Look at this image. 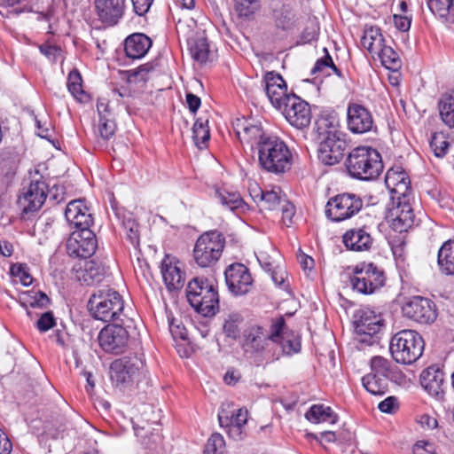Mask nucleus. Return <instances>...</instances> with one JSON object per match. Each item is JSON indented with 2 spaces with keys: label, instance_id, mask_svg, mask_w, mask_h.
Returning a JSON list of instances; mask_svg holds the SVG:
<instances>
[{
  "label": "nucleus",
  "instance_id": "f257e3e1",
  "mask_svg": "<svg viewBox=\"0 0 454 454\" xmlns=\"http://www.w3.org/2000/svg\"><path fill=\"white\" fill-rule=\"evenodd\" d=\"M91 317L103 322H121L129 318L124 313L122 296L109 286L96 289L88 301Z\"/></svg>",
  "mask_w": 454,
  "mask_h": 454
},
{
  "label": "nucleus",
  "instance_id": "f03ea898",
  "mask_svg": "<svg viewBox=\"0 0 454 454\" xmlns=\"http://www.w3.org/2000/svg\"><path fill=\"white\" fill-rule=\"evenodd\" d=\"M348 175L355 179L370 181L383 171L380 153L371 146L360 145L349 152L345 161Z\"/></svg>",
  "mask_w": 454,
  "mask_h": 454
},
{
  "label": "nucleus",
  "instance_id": "7ed1b4c3",
  "mask_svg": "<svg viewBox=\"0 0 454 454\" xmlns=\"http://www.w3.org/2000/svg\"><path fill=\"white\" fill-rule=\"evenodd\" d=\"M186 297L190 305L204 317H213L219 310L216 284L204 277H195L188 282Z\"/></svg>",
  "mask_w": 454,
  "mask_h": 454
},
{
  "label": "nucleus",
  "instance_id": "20e7f679",
  "mask_svg": "<svg viewBox=\"0 0 454 454\" xmlns=\"http://www.w3.org/2000/svg\"><path fill=\"white\" fill-rule=\"evenodd\" d=\"M259 163L268 172L279 174L290 168L292 154L278 137H262L257 144Z\"/></svg>",
  "mask_w": 454,
  "mask_h": 454
},
{
  "label": "nucleus",
  "instance_id": "39448f33",
  "mask_svg": "<svg viewBox=\"0 0 454 454\" xmlns=\"http://www.w3.org/2000/svg\"><path fill=\"white\" fill-rule=\"evenodd\" d=\"M424 346V340L418 332L403 330L391 338L389 351L396 363L411 364L422 356Z\"/></svg>",
  "mask_w": 454,
  "mask_h": 454
},
{
  "label": "nucleus",
  "instance_id": "423d86ee",
  "mask_svg": "<svg viewBox=\"0 0 454 454\" xmlns=\"http://www.w3.org/2000/svg\"><path fill=\"white\" fill-rule=\"evenodd\" d=\"M225 246V238L217 230L201 234L193 248V258L202 268L215 265L220 259Z\"/></svg>",
  "mask_w": 454,
  "mask_h": 454
},
{
  "label": "nucleus",
  "instance_id": "0eeeda50",
  "mask_svg": "<svg viewBox=\"0 0 454 454\" xmlns=\"http://www.w3.org/2000/svg\"><path fill=\"white\" fill-rule=\"evenodd\" d=\"M356 340L361 345L379 343L384 330L383 319L369 309H357L354 314Z\"/></svg>",
  "mask_w": 454,
  "mask_h": 454
},
{
  "label": "nucleus",
  "instance_id": "6e6552de",
  "mask_svg": "<svg viewBox=\"0 0 454 454\" xmlns=\"http://www.w3.org/2000/svg\"><path fill=\"white\" fill-rule=\"evenodd\" d=\"M269 339L271 340L273 348L270 362L278 360L281 356H292L301 351V337L286 329V321L283 317L272 322Z\"/></svg>",
  "mask_w": 454,
  "mask_h": 454
},
{
  "label": "nucleus",
  "instance_id": "1a4fd4ad",
  "mask_svg": "<svg viewBox=\"0 0 454 454\" xmlns=\"http://www.w3.org/2000/svg\"><path fill=\"white\" fill-rule=\"evenodd\" d=\"M385 282L386 277L383 270L372 262H363L356 265L349 277L352 289L364 295L374 294L385 285Z\"/></svg>",
  "mask_w": 454,
  "mask_h": 454
},
{
  "label": "nucleus",
  "instance_id": "9d476101",
  "mask_svg": "<svg viewBox=\"0 0 454 454\" xmlns=\"http://www.w3.org/2000/svg\"><path fill=\"white\" fill-rule=\"evenodd\" d=\"M144 354H132L115 359L110 365V378L116 385L129 384L145 371Z\"/></svg>",
  "mask_w": 454,
  "mask_h": 454
},
{
  "label": "nucleus",
  "instance_id": "9b49d317",
  "mask_svg": "<svg viewBox=\"0 0 454 454\" xmlns=\"http://www.w3.org/2000/svg\"><path fill=\"white\" fill-rule=\"evenodd\" d=\"M363 207L362 199L355 194L344 192L331 198L325 205V215L333 222L351 218Z\"/></svg>",
  "mask_w": 454,
  "mask_h": 454
},
{
  "label": "nucleus",
  "instance_id": "f8f14e48",
  "mask_svg": "<svg viewBox=\"0 0 454 454\" xmlns=\"http://www.w3.org/2000/svg\"><path fill=\"white\" fill-rule=\"evenodd\" d=\"M105 326L98 333V340L101 348L106 353L118 355L123 352L129 340L127 328L130 327L131 318L124 323L114 322Z\"/></svg>",
  "mask_w": 454,
  "mask_h": 454
},
{
  "label": "nucleus",
  "instance_id": "ddd939ff",
  "mask_svg": "<svg viewBox=\"0 0 454 454\" xmlns=\"http://www.w3.org/2000/svg\"><path fill=\"white\" fill-rule=\"evenodd\" d=\"M403 315L421 325H430L437 318L435 303L422 296H412L402 307Z\"/></svg>",
  "mask_w": 454,
  "mask_h": 454
},
{
  "label": "nucleus",
  "instance_id": "4468645a",
  "mask_svg": "<svg viewBox=\"0 0 454 454\" xmlns=\"http://www.w3.org/2000/svg\"><path fill=\"white\" fill-rule=\"evenodd\" d=\"M281 112L286 120L296 129H301L310 124L312 114L309 104L294 93H291V98L287 99Z\"/></svg>",
  "mask_w": 454,
  "mask_h": 454
},
{
  "label": "nucleus",
  "instance_id": "2eb2a0df",
  "mask_svg": "<svg viewBox=\"0 0 454 454\" xmlns=\"http://www.w3.org/2000/svg\"><path fill=\"white\" fill-rule=\"evenodd\" d=\"M98 247L95 233L91 230H75L67 242V250L70 256L89 258Z\"/></svg>",
  "mask_w": 454,
  "mask_h": 454
},
{
  "label": "nucleus",
  "instance_id": "dca6fc26",
  "mask_svg": "<svg viewBox=\"0 0 454 454\" xmlns=\"http://www.w3.org/2000/svg\"><path fill=\"white\" fill-rule=\"evenodd\" d=\"M318 144V157L325 165L339 163L347 149L348 144L344 134H337L332 137H324L315 140Z\"/></svg>",
  "mask_w": 454,
  "mask_h": 454
},
{
  "label": "nucleus",
  "instance_id": "f3484780",
  "mask_svg": "<svg viewBox=\"0 0 454 454\" xmlns=\"http://www.w3.org/2000/svg\"><path fill=\"white\" fill-rule=\"evenodd\" d=\"M347 126L353 134H365L376 130L374 120L368 108L357 103H349L347 108Z\"/></svg>",
  "mask_w": 454,
  "mask_h": 454
},
{
  "label": "nucleus",
  "instance_id": "a211bd4d",
  "mask_svg": "<svg viewBox=\"0 0 454 454\" xmlns=\"http://www.w3.org/2000/svg\"><path fill=\"white\" fill-rule=\"evenodd\" d=\"M387 219L393 230L398 232L407 231L415 222L414 211L409 200L392 199V207L387 208Z\"/></svg>",
  "mask_w": 454,
  "mask_h": 454
},
{
  "label": "nucleus",
  "instance_id": "6ab92c4d",
  "mask_svg": "<svg viewBox=\"0 0 454 454\" xmlns=\"http://www.w3.org/2000/svg\"><path fill=\"white\" fill-rule=\"evenodd\" d=\"M126 0H94V12L103 25L114 27L123 18Z\"/></svg>",
  "mask_w": 454,
  "mask_h": 454
},
{
  "label": "nucleus",
  "instance_id": "aec40b11",
  "mask_svg": "<svg viewBox=\"0 0 454 454\" xmlns=\"http://www.w3.org/2000/svg\"><path fill=\"white\" fill-rule=\"evenodd\" d=\"M225 281L230 292L234 295L247 294L253 285L249 270L242 263L228 266L224 272Z\"/></svg>",
  "mask_w": 454,
  "mask_h": 454
},
{
  "label": "nucleus",
  "instance_id": "412c9836",
  "mask_svg": "<svg viewBox=\"0 0 454 454\" xmlns=\"http://www.w3.org/2000/svg\"><path fill=\"white\" fill-rule=\"evenodd\" d=\"M247 409L239 408L235 411H230L223 404L218 413V421L221 427L226 428L230 437L234 440H241L242 429L247 422Z\"/></svg>",
  "mask_w": 454,
  "mask_h": 454
},
{
  "label": "nucleus",
  "instance_id": "4be33fe9",
  "mask_svg": "<svg viewBox=\"0 0 454 454\" xmlns=\"http://www.w3.org/2000/svg\"><path fill=\"white\" fill-rule=\"evenodd\" d=\"M265 92L271 105L281 111L291 98V93H287V86L283 77L275 72H268L264 76Z\"/></svg>",
  "mask_w": 454,
  "mask_h": 454
},
{
  "label": "nucleus",
  "instance_id": "5701e85b",
  "mask_svg": "<svg viewBox=\"0 0 454 454\" xmlns=\"http://www.w3.org/2000/svg\"><path fill=\"white\" fill-rule=\"evenodd\" d=\"M65 217L70 226L75 230H90L94 219L83 200L70 201L65 210Z\"/></svg>",
  "mask_w": 454,
  "mask_h": 454
},
{
  "label": "nucleus",
  "instance_id": "b1692460",
  "mask_svg": "<svg viewBox=\"0 0 454 454\" xmlns=\"http://www.w3.org/2000/svg\"><path fill=\"white\" fill-rule=\"evenodd\" d=\"M74 270L75 279L86 286L101 282L106 275V269L102 263L93 260L77 264Z\"/></svg>",
  "mask_w": 454,
  "mask_h": 454
},
{
  "label": "nucleus",
  "instance_id": "393cba45",
  "mask_svg": "<svg viewBox=\"0 0 454 454\" xmlns=\"http://www.w3.org/2000/svg\"><path fill=\"white\" fill-rule=\"evenodd\" d=\"M420 384L429 395L442 397L445 387L443 371L436 366L427 367L420 375Z\"/></svg>",
  "mask_w": 454,
  "mask_h": 454
},
{
  "label": "nucleus",
  "instance_id": "a878e982",
  "mask_svg": "<svg viewBox=\"0 0 454 454\" xmlns=\"http://www.w3.org/2000/svg\"><path fill=\"white\" fill-rule=\"evenodd\" d=\"M30 368L33 370V383L30 384V394L33 393V397H35V404L44 403L48 401L47 392L51 390V386L49 380H47L39 362L34 358L32 362H30ZM30 399H32V395H30Z\"/></svg>",
  "mask_w": 454,
  "mask_h": 454
},
{
  "label": "nucleus",
  "instance_id": "bb28decb",
  "mask_svg": "<svg viewBox=\"0 0 454 454\" xmlns=\"http://www.w3.org/2000/svg\"><path fill=\"white\" fill-rule=\"evenodd\" d=\"M270 333L260 325H253L244 332L243 346L246 351L262 352L271 345V340L269 339Z\"/></svg>",
  "mask_w": 454,
  "mask_h": 454
},
{
  "label": "nucleus",
  "instance_id": "cd10ccee",
  "mask_svg": "<svg viewBox=\"0 0 454 454\" xmlns=\"http://www.w3.org/2000/svg\"><path fill=\"white\" fill-rule=\"evenodd\" d=\"M372 241L371 234L364 227L350 229L342 237L345 247L352 251H367L371 248Z\"/></svg>",
  "mask_w": 454,
  "mask_h": 454
},
{
  "label": "nucleus",
  "instance_id": "c85d7f7f",
  "mask_svg": "<svg viewBox=\"0 0 454 454\" xmlns=\"http://www.w3.org/2000/svg\"><path fill=\"white\" fill-rule=\"evenodd\" d=\"M340 119L335 112L322 114L316 120L314 124V139H320L324 137H332L342 133L339 130Z\"/></svg>",
  "mask_w": 454,
  "mask_h": 454
},
{
  "label": "nucleus",
  "instance_id": "c756f323",
  "mask_svg": "<svg viewBox=\"0 0 454 454\" xmlns=\"http://www.w3.org/2000/svg\"><path fill=\"white\" fill-rule=\"evenodd\" d=\"M42 178L37 168L35 169L34 175L30 170V212L39 210L46 200L48 185L41 180Z\"/></svg>",
  "mask_w": 454,
  "mask_h": 454
},
{
  "label": "nucleus",
  "instance_id": "7c9ffc66",
  "mask_svg": "<svg viewBox=\"0 0 454 454\" xmlns=\"http://www.w3.org/2000/svg\"><path fill=\"white\" fill-rule=\"evenodd\" d=\"M152 46V40L145 34L135 33L129 35L124 42V50L129 59L143 58Z\"/></svg>",
  "mask_w": 454,
  "mask_h": 454
},
{
  "label": "nucleus",
  "instance_id": "2f4dec72",
  "mask_svg": "<svg viewBox=\"0 0 454 454\" xmlns=\"http://www.w3.org/2000/svg\"><path fill=\"white\" fill-rule=\"evenodd\" d=\"M371 373L380 375L391 380H402L404 375L396 368L394 369L391 362L380 356H372L370 360Z\"/></svg>",
  "mask_w": 454,
  "mask_h": 454
},
{
  "label": "nucleus",
  "instance_id": "473e14b6",
  "mask_svg": "<svg viewBox=\"0 0 454 454\" xmlns=\"http://www.w3.org/2000/svg\"><path fill=\"white\" fill-rule=\"evenodd\" d=\"M161 275L167 288L169 291L179 290L184 285V277L181 270L165 260L161 263Z\"/></svg>",
  "mask_w": 454,
  "mask_h": 454
},
{
  "label": "nucleus",
  "instance_id": "72a5a7b5",
  "mask_svg": "<svg viewBox=\"0 0 454 454\" xmlns=\"http://www.w3.org/2000/svg\"><path fill=\"white\" fill-rule=\"evenodd\" d=\"M437 262L442 273L454 275V240H448L438 252Z\"/></svg>",
  "mask_w": 454,
  "mask_h": 454
},
{
  "label": "nucleus",
  "instance_id": "f704fd0d",
  "mask_svg": "<svg viewBox=\"0 0 454 454\" xmlns=\"http://www.w3.org/2000/svg\"><path fill=\"white\" fill-rule=\"evenodd\" d=\"M305 418L312 423L329 422L334 424L338 420L337 414L331 407L325 404H313L306 412Z\"/></svg>",
  "mask_w": 454,
  "mask_h": 454
},
{
  "label": "nucleus",
  "instance_id": "c9c22d12",
  "mask_svg": "<svg viewBox=\"0 0 454 454\" xmlns=\"http://www.w3.org/2000/svg\"><path fill=\"white\" fill-rule=\"evenodd\" d=\"M385 39L381 34V30L378 27H370L364 30V34L361 39L362 46L370 53L376 54L381 48L385 46Z\"/></svg>",
  "mask_w": 454,
  "mask_h": 454
},
{
  "label": "nucleus",
  "instance_id": "e433bc0d",
  "mask_svg": "<svg viewBox=\"0 0 454 454\" xmlns=\"http://www.w3.org/2000/svg\"><path fill=\"white\" fill-rule=\"evenodd\" d=\"M389 380L387 378L370 372L362 378V384L372 395H382L388 390Z\"/></svg>",
  "mask_w": 454,
  "mask_h": 454
},
{
  "label": "nucleus",
  "instance_id": "4c0bfd02",
  "mask_svg": "<svg viewBox=\"0 0 454 454\" xmlns=\"http://www.w3.org/2000/svg\"><path fill=\"white\" fill-rule=\"evenodd\" d=\"M272 16L276 27L283 30L290 29L294 23V13L289 4L275 6Z\"/></svg>",
  "mask_w": 454,
  "mask_h": 454
},
{
  "label": "nucleus",
  "instance_id": "58836bf2",
  "mask_svg": "<svg viewBox=\"0 0 454 454\" xmlns=\"http://www.w3.org/2000/svg\"><path fill=\"white\" fill-rule=\"evenodd\" d=\"M189 50L192 59L200 64L208 59L209 45L205 37H199L188 41Z\"/></svg>",
  "mask_w": 454,
  "mask_h": 454
},
{
  "label": "nucleus",
  "instance_id": "ea45409f",
  "mask_svg": "<svg viewBox=\"0 0 454 454\" xmlns=\"http://www.w3.org/2000/svg\"><path fill=\"white\" fill-rule=\"evenodd\" d=\"M439 112L442 121L449 128H454V93L442 96L439 101Z\"/></svg>",
  "mask_w": 454,
  "mask_h": 454
},
{
  "label": "nucleus",
  "instance_id": "a19ab883",
  "mask_svg": "<svg viewBox=\"0 0 454 454\" xmlns=\"http://www.w3.org/2000/svg\"><path fill=\"white\" fill-rule=\"evenodd\" d=\"M207 123V120L203 121L201 118H199L193 124L192 138L195 145L199 149L206 148L210 139V131Z\"/></svg>",
  "mask_w": 454,
  "mask_h": 454
},
{
  "label": "nucleus",
  "instance_id": "79ce46f5",
  "mask_svg": "<svg viewBox=\"0 0 454 454\" xmlns=\"http://www.w3.org/2000/svg\"><path fill=\"white\" fill-rule=\"evenodd\" d=\"M215 196L220 203L231 211L241 207L244 201L239 192H228L225 189L215 190Z\"/></svg>",
  "mask_w": 454,
  "mask_h": 454
},
{
  "label": "nucleus",
  "instance_id": "37998d69",
  "mask_svg": "<svg viewBox=\"0 0 454 454\" xmlns=\"http://www.w3.org/2000/svg\"><path fill=\"white\" fill-rule=\"evenodd\" d=\"M376 55L379 56L382 66L389 70L396 71L402 66L398 53L390 46L385 45L376 53Z\"/></svg>",
  "mask_w": 454,
  "mask_h": 454
},
{
  "label": "nucleus",
  "instance_id": "c03bdc74",
  "mask_svg": "<svg viewBox=\"0 0 454 454\" xmlns=\"http://www.w3.org/2000/svg\"><path fill=\"white\" fill-rule=\"evenodd\" d=\"M284 200H286V197L281 196L280 191H266L264 194L261 196L259 204L260 210H276L282 205Z\"/></svg>",
  "mask_w": 454,
  "mask_h": 454
},
{
  "label": "nucleus",
  "instance_id": "a18cd8bd",
  "mask_svg": "<svg viewBox=\"0 0 454 454\" xmlns=\"http://www.w3.org/2000/svg\"><path fill=\"white\" fill-rule=\"evenodd\" d=\"M235 11L240 18H250L261 6V0H234Z\"/></svg>",
  "mask_w": 454,
  "mask_h": 454
},
{
  "label": "nucleus",
  "instance_id": "49530a36",
  "mask_svg": "<svg viewBox=\"0 0 454 454\" xmlns=\"http://www.w3.org/2000/svg\"><path fill=\"white\" fill-rule=\"evenodd\" d=\"M243 318L239 314L230 315L223 324V332L228 338L236 340L240 335V325Z\"/></svg>",
  "mask_w": 454,
  "mask_h": 454
},
{
  "label": "nucleus",
  "instance_id": "de8ad7c7",
  "mask_svg": "<svg viewBox=\"0 0 454 454\" xmlns=\"http://www.w3.org/2000/svg\"><path fill=\"white\" fill-rule=\"evenodd\" d=\"M35 122L36 129L35 134L41 138L52 142L54 129L49 118L44 116L39 119L38 116L35 115Z\"/></svg>",
  "mask_w": 454,
  "mask_h": 454
},
{
  "label": "nucleus",
  "instance_id": "09e8293b",
  "mask_svg": "<svg viewBox=\"0 0 454 454\" xmlns=\"http://www.w3.org/2000/svg\"><path fill=\"white\" fill-rule=\"evenodd\" d=\"M238 126H242V141L245 140L246 142L250 143L257 138L262 140V137H266L263 136L262 129L260 126L248 125L246 120H238Z\"/></svg>",
  "mask_w": 454,
  "mask_h": 454
},
{
  "label": "nucleus",
  "instance_id": "8fccbe9b",
  "mask_svg": "<svg viewBox=\"0 0 454 454\" xmlns=\"http://www.w3.org/2000/svg\"><path fill=\"white\" fill-rule=\"evenodd\" d=\"M451 0H427V4L432 13L437 16L443 23L446 17L450 14L448 7H450Z\"/></svg>",
  "mask_w": 454,
  "mask_h": 454
},
{
  "label": "nucleus",
  "instance_id": "3c124183",
  "mask_svg": "<svg viewBox=\"0 0 454 454\" xmlns=\"http://www.w3.org/2000/svg\"><path fill=\"white\" fill-rule=\"evenodd\" d=\"M430 147L436 157H443L447 152L450 143L446 140L443 134L434 133L430 140Z\"/></svg>",
  "mask_w": 454,
  "mask_h": 454
},
{
  "label": "nucleus",
  "instance_id": "603ef678",
  "mask_svg": "<svg viewBox=\"0 0 454 454\" xmlns=\"http://www.w3.org/2000/svg\"><path fill=\"white\" fill-rule=\"evenodd\" d=\"M116 125L113 119L107 116L100 117L98 133L104 140L110 139L115 132Z\"/></svg>",
  "mask_w": 454,
  "mask_h": 454
},
{
  "label": "nucleus",
  "instance_id": "864d4df0",
  "mask_svg": "<svg viewBox=\"0 0 454 454\" xmlns=\"http://www.w3.org/2000/svg\"><path fill=\"white\" fill-rule=\"evenodd\" d=\"M43 428V434L51 439H58L62 437L66 427L59 419H56L54 422L45 421Z\"/></svg>",
  "mask_w": 454,
  "mask_h": 454
},
{
  "label": "nucleus",
  "instance_id": "5fc2aeb1",
  "mask_svg": "<svg viewBox=\"0 0 454 454\" xmlns=\"http://www.w3.org/2000/svg\"><path fill=\"white\" fill-rule=\"evenodd\" d=\"M67 88L71 94L75 98H79L80 95H82L84 91L82 88V76L79 72L72 71L68 75Z\"/></svg>",
  "mask_w": 454,
  "mask_h": 454
},
{
  "label": "nucleus",
  "instance_id": "6e6d98bb",
  "mask_svg": "<svg viewBox=\"0 0 454 454\" xmlns=\"http://www.w3.org/2000/svg\"><path fill=\"white\" fill-rule=\"evenodd\" d=\"M27 265L25 263L12 264L10 269L11 275L13 278V282L21 286H28L26 279L28 278V272L26 270Z\"/></svg>",
  "mask_w": 454,
  "mask_h": 454
},
{
  "label": "nucleus",
  "instance_id": "4d7b16f0",
  "mask_svg": "<svg viewBox=\"0 0 454 454\" xmlns=\"http://www.w3.org/2000/svg\"><path fill=\"white\" fill-rule=\"evenodd\" d=\"M123 228L126 232V239L134 247H137L139 245L137 223L134 220L128 219L123 222Z\"/></svg>",
  "mask_w": 454,
  "mask_h": 454
},
{
  "label": "nucleus",
  "instance_id": "13d9d810",
  "mask_svg": "<svg viewBox=\"0 0 454 454\" xmlns=\"http://www.w3.org/2000/svg\"><path fill=\"white\" fill-rule=\"evenodd\" d=\"M224 444L223 437L218 433H214L207 440L203 454H215L217 450L223 448Z\"/></svg>",
  "mask_w": 454,
  "mask_h": 454
},
{
  "label": "nucleus",
  "instance_id": "bf43d9fd",
  "mask_svg": "<svg viewBox=\"0 0 454 454\" xmlns=\"http://www.w3.org/2000/svg\"><path fill=\"white\" fill-rule=\"evenodd\" d=\"M37 329L41 333H44L56 325V319L52 311H46L43 313L35 324Z\"/></svg>",
  "mask_w": 454,
  "mask_h": 454
},
{
  "label": "nucleus",
  "instance_id": "052dcab7",
  "mask_svg": "<svg viewBox=\"0 0 454 454\" xmlns=\"http://www.w3.org/2000/svg\"><path fill=\"white\" fill-rule=\"evenodd\" d=\"M280 207L282 211V222L286 227H290L293 224V217L295 215V207L286 199Z\"/></svg>",
  "mask_w": 454,
  "mask_h": 454
},
{
  "label": "nucleus",
  "instance_id": "680f3d73",
  "mask_svg": "<svg viewBox=\"0 0 454 454\" xmlns=\"http://www.w3.org/2000/svg\"><path fill=\"white\" fill-rule=\"evenodd\" d=\"M155 65L153 62H148L139 66L137 68L129 70V77H138L140 81L146 82L148 79L147 74L153 71Z\"/></svg>",
  "mask_w": 454,
  "mask_h": 454
},
{
  "label": "nucleus",
  "instance_id": "e2e57ef3",
  "mask_svg": "<svg viewBox=\"0 0 454 454\" xmlns=\"http://www.w3.org/2000/svg\"><path fill=\"white\" fill-rule=\"evenodd\" d=\"M410 180H404L395 185H393V192L397 194V197H395V200H409L408 196L411 192Z\"/></svg>",
  "mask_w": 454,
  "mask_h": 454
},
{
  "label": "nucleus",
  "instance_id": "0e129e2a",
  "mask_svg": "<svg viewBox=\"0 0 454 454\" xmlns=\"http://www.w3.org/2000/svg\"><path fill=\"white\" fill-rule=\"evenodd\" d=\"M412 450L413 454H437L435 445L429 441H418Z\"/></svg>",
  "mask_w": 454,
  "mask_h": 454
},
{
  "label": "nucleus",
  "instance_id": "69168bd1",
  "mask_svg": "<svg viewBox=\"0 0 454 454\" xmlns=\"http://www.w3.org/2000/svg\"><path fill=\"white\" fill-rule=\"evenodd\" d=\"M379 410L384 413H394L398 410V400L395 396H388L378 405Z\"/></svg>",
  "mask_w": 454,
  "mask_h": 454
},
{
  "label": "nucleus",
  "instance_id": "338daca9",
  "mask_svg": "<svg viewBox=\"0 0 454 454\" xmlns=\"http://www.w3.org/2000/svg\"><path fill=\"white\" fill-rule=\"evenodd\" d=\"M409 177L407 176L404 171H397L394 169H390L387 172L386 175V184L389 187L390 185H395L404 180H407Z\"/></svg>",
  "mask_w": 454,
  "mask_h": 454
},
{
  "label": "nucleus",
  "instance_id": "774afa93",
  "mask_svg": "<svg viewBox=\"0 0 454 454\" xmlns=\"http://www.w3.org/2000/svg\"><path fill=\"white\" fill-rule=\"evenodd\" d=\"M169 331L175 339H187V330L181 323H176L175 319H172L169 323Z\"/></svg>",
  "mask_w": 454,
  "mask_h": 454
}]
</instances>
